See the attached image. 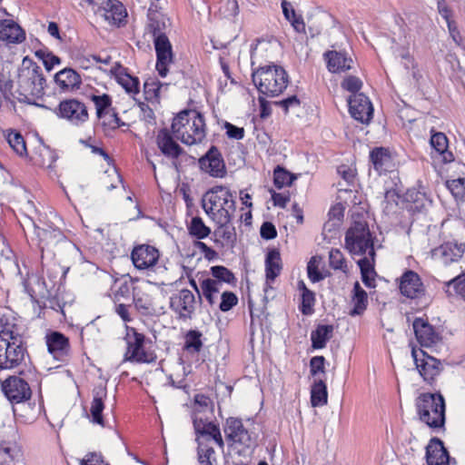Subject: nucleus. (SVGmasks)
<instances>
[{
  "label": "nucleus",
  "mask_w": 465,
  "mask_h": 465,
  "mask_svg": "<svg viewBox=\"0 0 465 465\" xmlns=\"http://www.w3.org/2000/svg\"><path fill=\"white\" fill-rule=\"evenodd\" d=\"M120 83L127 93L134 94L139 93L138 78L126 75L125 78L121 79Z\"/></svg>",
  "instance_id": "obj_62"
},
{
  "label": "nucleus",
  "mask_w": 465,
  "mask_h": 465,
  "mask_svg": "<svg viewBox=\"0 0 465 465\" xmlns=\"http://www.w3.org/2000/svg\"><path fill=\"white\" fill-rule=\"evenodd\" d=\"M91 100L95 105L96 115L98 118H103L105 114H108L112 106V98L109 94H93L91 96Z\"/></svg>",
  "instance_id": "obj_48"
},
{
  "label": "nucleus",
  "mask_w": 465,
  "mask_h": 465,
  "mask_svg": "<svg viewBox=\"0 0 465 465\" xmlns=\"http://www.w3.org/2000/svg\"><path fill=\"white\" fill-rule=\"evenodd\" d=\"M318 265L319 259L316 256L312 257L307 264V274L312 282H318L324 278L320 272Z\"/></svg>",
  "instance_id": "obj_58"
},
{
  "label": "nucleus",
  "mask_w": 465,
  "mask_h": 465,
  "mask_svg": "<svg viewBox=\"0 0 465 465\" xmlns=\"http://www.w3.org/2000/svg\"><path fill=\"white\" fill-rule=\"evenodd\" d=\"M224 128L226 129V134L229 138L242 140L244 137V129L242 127H238L226 122Z\"/></svg>",
  "instance_id": "obj_63"
},
{
  "label": "nucleus",
  "mask_w": 465,
  "mask_h": 465,
  "mask_svg": "<svg viewBox=\"0 0 465 465\" xmlns=\"http://www.w3.org/2000/svg\"><path fill=\"white\" fill-rule=\"evenodd\" d=\"M25 39V34L17 23L12 19L0 20V40L19 44Z\"/></svg>",
  "instance_id": "obj_27"
},
{
  "label": "nucleus",
  "mask_w": 465,
  "mask_h": 465,
  "mask_svg": "<svg viewBox=\"0 0 465 465\" xmlns=\"http://www.w3.org/2000/svg\"><path fill=\"white\" fill-rule=\"evenodd\" d=\"M125 341L126 351L123 362L151 363L156 360V354L153 351L145 349V336L143 333L132 329L127 332Z\"/></svg>",
  "instance_id": "obj_8"
},
{
  "label": "nucleus",
  "mask_w": 465,
  "mask_h": 465,
  "mask_svg": "<svg viewBox=\"0 0 465 465\" xmlns=\"http://www.w3.org/2000/svg\"><path fill=\"white\" fill-rule=\"evenodd\" d=\"M325 359L323 356L312 357L310 361L311 373L316 376L320 372H324Z\"/></svg>",
  "instance_id": "obj_64"
},
{
  "label": "nucleus",
  "mask_w": 465,
  "mask_h": 465,
  "mask_svg": "<svg viewBox=\"0 0 465 465\" xmlns=\"http://www.w3.org/2000/svg\"><path fill=\"white\" fill-rule=\"evenodd\" d=\"M345 247L353 256L374 260L373 239L366 222L355 221L348 229L345 235Z\"/></svg>",
  "instance_id": "obj_7"
},
{
  "label": "nucleus",
  "mask_w": 465,
  "mask_h": 465,
  "mask_svg": "<svg viewBox=\"0 0 465 465\" xmlns=\"http://www.w3.org/2000/svg\"><path fill=\"white\" fill-rule=\"evenodd\" d=\"M197 299L192 291L183 288L172 293L169 298V307L176 319L186 322L192 320L195 313Z\"/></svg>",
  "instance_id": "obj_9"
},
{
  "label": "nucleus",
  "mask_w": 465,
  "mask_h": 465,
  "mask_svg": "<svg viewBox=\"0 0 465 465\" xmlns=\"http://www.w3.org/2000/svg\"><path fill=\"white\" fill-rule=\"evenodd\" d=\"M465 243L448 242L432 250V257L444 264L459 262L464 255Z\"/></svg>",
  "instance_id": "obj_20"
},
{
  "label": "nucleus",
  "mask_w": 465,
  "mask_h": 465,
  "mask_svg": "<svg viewBox=\"0 0 465 465\" xmlns=\"http://www.w3.org/2000/svg\"><path fill=\"white\" fill-rule=\"evenodd\" d=\"M446 186L458 201H465V177L446 182Z\"/></svg>",
  "instance_id": "obj_49"
},
{
  "label": "nucleus",
  "mask_w": 465,
  "mask_h": 465,
  "mask_svg": "<svg viewBox=\"0 0 465 465\" xmlns=\"http://www.w3.org/2000/svg\"><path fill=\"white\" fill-rule=\"evenodd\" d=\"M163 84L154 80L149 79L143 84V93L147 101H156Z\"/></svg>",
  "instance_id": "obj_53"
},
{
  "label": "nucleus",
  "mask_w": 465,
  "mask_h": 465,
  "mask_svg": "<svg viewBox=\"0 0 465 465\" xmlns=\"http://www.w3.org/2000/svg\"><path fill=\"white\" fill-rule=\"evenodd\" d=\"M405 198L409 203V209L417 213L422 212L431 203L425 193L415 188L408 190Z\"/></svg>",
  "instance_id": "obj_33"
},
{
  "label": "nucleus",
  "mask_w": 465,
  "mask_h": 465,
  "mask_svg": "<svg viewBox=\"0 0 465 465\" xmlns=\"http://www.w3.org/2000/svg\"><path fill=\"white\" fill-rule=\"evenodd\" d=\"M166 24L165 19L163 15H157L155 17L150 18V31L152 32L153 35V39L157 38L160 35H165L164 29H165Z\"/></svg>",
  "instance_id": "obj_57"
},
{
  "label": "nucleus",
  "mask_w": 465,
  "mask_h": 465,
  "mask_svg": "<svg viewBox=\"0 0 465 465\" xmlns=\"http://www.w3.org/2000/svg\"><path fill=\"white\" fill-rule=\"evenodd\" d=\"M202 171L213 177H223L226 173L225 163L222 153L215 146H212L207 153L199 159Z\"/></svg>",
  "instance_id": "obj_17"
},
{
  "label": "nucleus",
  "mask_w": 465,
  "mask_h": 465,
  "mask_svg": "<svg viewBox=\"0 0 465 465\" xmlns=\"http://www.w3.org/2000/svg\"><path fill=\"white\" fill-rule=\"evenodd\" d=\"M329 263L333 270H340L346 273L348 266L342 252L339 249H331L329 252Z\"/></svg>",
  "instance_id": "obj_51"
},
{
  "label": "nucleus",
  "mask_w": 465,
  "mask_h": 465,
  "mask_svg": "<svg viewBox=\"0 0 465 465\" xmlns=\"http://www.w3.org/2000/svg\"><path fill=\"white\" fill-rule=\"evenodd\" d=\"M99 12L112 25H119L126 17L127 13L124 5L117 0H107L99 7Z\"/></svg>",
  "instance_id": "obj_26"
},
{
  "label": "nucleus",
  "mask_w": 465,
  "mask_h": 465,
  "mask_svg": "<svg viewBox=\"0 0 465 465\" xmlns=\"http://www.w3.org/2000/svg\"><path fill=\"white\" fill-rule=\"evenodd\" d=\"M332 325H319L317 329L312 331L311 340L314 349H322L326 342L332 337Z\"/></svg>",
  "instance_id": "obj_38"
},
{
  "label": "nucleus",
  "mask_w": 465,
  "mask_h": 465,
  "mask_svg": "<svg viewBox=\"0 0 465 465\" xmlns=\"http://www.w3.org/2000/svg\"><path fill=\"white\" fill-rule=\"evenodd\" d=\"M361 86L362 82L360 80V78L352 75L346 77L341 83V87L352 93V94H359L358 92Z\"/></svg>",
  "instance_id": "obj_61"
},
{
  "label": "nucleus",
  "mask_w": 465,
  "mask_h": 465,
  "mask_svg": "<svg viewBox=\"0 0 465 465\" xmlns=\"http://www.w3.org/2000/svg\"><path fill=\"white\" fill-rule=\"evenodd\" d=\"M131 285L127 281L118 282L115 281L113 289L114 301L119 302L122 298H127L130 294Z\"/></svg>",
  "instance_id": "obj_56"
},
{
  "label": "nucleus",
  "mask_w": 465,
  "mask_h": 465,
  "mask_svg": "<svg viewBox=\"0 0 465 465\" xmlns=\"http://www.w3.org/2000/svg\"><path fill=\"white\" fill-rule=\"evenodd\" d=\"M106 396V391L104 388H98L94 391V399L92 401L90 412L92 421L99 425L104 426L102 412L104 409V398Z\"/></svg>",
  "instance_id": "obj_35"
},
{
  "label": "nucleus",
  "mask_w": 465,
  "mask_h": 465,
  "mask_svg": "<svg viewBox=\"0 0 465 465\" xmlns=\"http://www.w3.org/2000/svg\"><path fill=\"white\" fill-rule=\"evenodd\" d=\"M6 141L12 149L20 156H25L27 153L26 145L24 137L21 134L10 130L6 134Z\"/></svg>",
  "instance_id": "obj_46"
},
{
  "label": "nucleus",
  "mask_w": 465,
  "mask_h": 465,
  "mask_svg": "<svg viewBox=\"0 0 465 465\" xmlns=\"http://www.w3.org/2000/svg\"><path fill=\"white\" fill-rule=\"evenodd\" d=\"M411 355L417 371L424 381L432 384L443 370L440 360L429 355L423 351L419 352L413 349Z\"/></svg>",
  "instance_id": "obj_11"
},
{
  "label": "nucleus",
  "mask_w": 465,
  "mask_h": 465,
  "mask_svg": "<svg viewBox=\"0 0 465 465\" xmlns=\"http://www.w3.org/2000/svg\"><path fill=\"white\" fill-rule=\"evenodd\" d=\"M172 131L184 144L193 145L202 143L206 135L204 118L195 110H183L173 118Z\"/></svg>",
  "instance_id": "obj_3"
},
{
  "label": "nucleus",
  "mask_w": 465,
  "mask_h": 465,
  "mask_svg": "<svg viewBox=\"0 0 465 465\" xmlns=\"http://www.w3.org/2000/svg\"><path fill=\"white\" fill-rule=\"evenodd\" d=\"M371 162L374 169L381 173L387 172L391 166V158L388 150L384 148H376L370 153Z\"/></svg>",
  "instance_id": "obj_36"
},
{
  "label": "nucleus",
  "mask_w": 465,
  "mask_h": 465,
  "mask_svg": "<svg viewBox=\"0 0 465 465\" xmlns=\"http://www.w3.org/2000/svg\"><path fill=\"white\" fill-rule=\"evenodd\" d=\"M412 327L418 342L422 347L434 348L442 343V334L439 328L431 325L427 319L416 318Z\"/></svg>",
  "instance_id": "obj_13"
},
{
  "label": "nucleus",
  "mask_w": 465,
  "mask_h": 465,
  "mask_svg": "<svg viewBox=\"0 0 465 465\" xmlns=\"http://www.w3.org/2000/svg\"><path fill=\"white\" fill-rule=\"evenodd\" d=\"M46 345L48 351L53 357L60 361H64L70 351L68 339L58 331H54L46 336Z\"/></svg>",
  "instance_id": "obj_21"
},
{
  "label": "nucleus",
  "mask_w": 465,
  "mask_h": 465,
  "mask_svg": "<svg viewBox=\"0 0 465 465\" xmlns=\"http://www.w3.org/2000/svg\"><path fill=\"white\" fill-rule=\"evenodd\" d=\"M202 207L217 225L229 224L236 209L235 195L226 186H214L203 194Z\"/></svg>",
  "instance_id": "obj_1"
},
{
  "label": "nucleus",
  "mask_w": 465,
  "mask_h": 465,
  "mask_svg": "<svg viewBox=\"0 0 465 465\" xmlns=\"http://www.w3.org/2000/svg\"><path fill=\"white\" fill-rule=\"evenodd\" d=\"M55 113L59 117L76 126L86 123L89 119L86 105L77 99H67L60 102Z\"/></svg>",
  "instance_id": "obj_12"
},
{
  "label": "nucleus",
  "mask_w": 465,
  "mask_h": 465,
  "mask_svg": "<svg viewBox=\"0 0 465 465\" xmlns=\"http://www.w3.org/2000/svg\"><path fill=\"white\" fill-rule=\"evenodd\" d=\"M193 428L196 434V442H214L221 449H223L224 442L218 425L208 421L203 416L193 418Z\"/></svg>",
  "instance_id": "obj_14"
},
{
  "label": "nucleus",
  "mask_w": 465,
  "mask_h": 465,
  "mask_svg": "<svg viewBox=\"0 0 465 465\" xmlns=\"http://www.w3.org/2000/svg\"><path fill=\"white\" fill-rule=\"evenodd\" d=\"M426 460L428 465H449L450 459L443 442L434 438L430 440L426 448Z\"/></svg>",
  "instance_id": "obj_23"
},
{
  "label": "nucleus",
  "mask_w": 465,
  "mask_h": 465,
  "mask_svg": "<svg viewBox=\"0 0 465 465\" xmlns=\"http://www.w3.org/2000/svg\"><path fill=\"white\" fill-rule=\"evenodd\" d=\"M54 81L60 89L64 92L78 89L82 83L81 76L71 68H64L55 74Z\"/></svg>",
  "instance_id": "obj_28"
},
{
  "label": "nucleus",
  "mask_w": 465,
  "mask_h": 465,
  "mask_svg": "<svg viewBox=\"0 0 465 465\" xmlns=\"http://www.w3.org/2000/svg\"><path fill=\"white\" fill-rule=\"evenodd\" d=\"M282 270L280 252L276 249L269 250L265 257L266 282H273Z\"/></svg>",
  "instance_id": "obj_29"
},
{
  "label": "nucleus",
  "mask_w": 465,
  "mask_h": 465,
  "mask_svg": "<svg viewBox=\"0 0 465 465\" xmlns=\"http://www.w3.org/2000/svg\"><path fill=\"white\" fill-rule=\"evenodd\" d=\"M223 431L229 445L240 448V450L250 449L254 445L252 434L244 427L242 420L230 417L226 420Z\"/></svg>",
  "instance_id": "obj_10"
},
{
  "label": "nucleus",
  "mask_w": 465,
  "mask_h": 465,
  "mask_svg": "<svg viewBox=\"0 0 465 465\" xmlns=\"http://www.w3.org/2000/svg\"><path fill=\"white\" fill-rule=\"evenodd\" d=\"M417 414L421 422L431 429H441L445 423V401L440 393H421L415 401Z\"/></svg>",
  "instance_id": "obj_6"
},
{
  "label": "nucleus",
  "mask_w": 465,
  "mask_h": 465,
  "mask_svg": "<svg viewBox=\"0 0 465 465\" xmlns=\"http://www.w3.org/2000/svg\"><path fill=\"white\" fill-rule=\"evenodd\" d=\"M133 300L138 312L144 315L153 314L155 311L152 295L141 289H134Z\"/></svg>",
  "instance_id": "obj_31"
},
{
  "label": "nucleus",
  "mask_w": 465,
  "mask_h": 465,
  "mask_svg": "<svg viewBox=\"0 0 465 465\" xmlns=\"http://www.w3.org/2000/svg\"><path fill=\"white\" fill-rule=\"evenodd\" d=\"M2 390L12 403H20L31 398L32 391L24 379L19 376H10L2 382Z\"/></svg>",
  "instance_id": "obj_15"
},
{
  "label": "nucleus",
  "mask_w": 465,
  "mask_h": 465,
  "mask_svg": "<svg viewBox=\"0 0 465 465\" xmlns=\"http://www.w3.org/2000/svg\"><path fill=\"white\" fill-rule=\"evenodd\" d=\"M274 184L278 189L284 186H289L292 183V174L283 169L282 167L277 166L273 173Z\"/></svg>",
  "instance_id": "obj_54"
},
{
  "label": "nucleus",
  "mask_w": 465,
  "mask_h": 465,
  "mask_svg": "<svg viewBox=\"0 0 465 465\" xmlns=\"http://www.w3.org/2000/svg\"><path fill=\"white\" fill-rule=\"evenodd\" d=\"M156 52V70L162 77L168 74V66L173 62L172 44L166 35H160L153 39Z\"/></svg>",
  "instance_id": "obj_16"
},
{
  "label": "nucleus",
  "mask_w": 465,
  "mask_h": 465,
  "mask_svg": "<svg viewBox=\"0 0 465 465\" xmlns=\"http://www.w3.org/2000/svg\"><path fill=\"white\" fill-rule=\"evenodd\" d=\"M27 355L23 337L15 325L5 324L0 331V370L19 367Z\"/></svg>",
  "instance_id": "obj_2"
},
{
  "label": "nucleus",
  "mask_w": 465,
  "mask_h": 465,
  "mask_svg": "<svg viewBox=\"0 0 465 465\" xmlns=\"http://www.w3.org/2000/svg\"><path fill=\"white\" fill-rule=\"evenodd\" d=\"M219 309L222 312H228L238 303V298L232 292L224 291L220 295Z\"/></svg>",
  "instance_id": "obj_55"
},
{
  "label": "nucleus",
  "mask_w": 465,
  "mask_h": 465,
  "mask_svg": "<svg viewBox=\"0 0 465 465\" xmlns=\"http://www.w3.org/2000/svg\"><path fill=\"white\" fill-rule=\"evenodd\" d=\"M252 76L260 94L265 97L279 96L290 84L287 71L282 66L273 64L259 67Z\"/></svg>",
  "instance_id": "obj_4"
},
{
  "label": "nucleus",
  "mask_w": 465,
  "mask_h": 465,
  "mask_svg": "<svg viewBox=\"0 0 465 465\" xmlns=\"http://www.w3.org/2000/svg\"><path fill=\"white\" fill-rule=\"evenodd\" d=\"M353 294L351 297V303L353 305L352 310L350 312V315L356 316L361 315L364 312L368 304V297L366 292L361 288L360 283L356 282L353 286Z\"/></svg>",
  "instance_id": "obj_37"
},
{
  "label": "nucleus",
  "mask_w": 465,
  "mask_h": 465,
  "mask_svg": "<svg viewBox=\"0 0 465 465\" xmlns=\"http://www.w3.org/2000/svg\"><path fill=\"white\" fill-rule=\"evenodd\" d=\"M28 285L30 286L29 294L38 296L40 298H45L50 295L52 288L48 286L45 280L38 276H32L28 279Z\"/></svg>",
  "instance_id": "obj_41"
},
{
  "label": "nucleus",
  "mask_w": 465,
  "mask_h": 465,
  "mask_svg": "<svg viewBox=\"0 0 465 465\" xmlns=\"http://www.w3.org/2000/svg\"><path fill=\"white\" fill-rule=\"evenodd\" d=\"M187 228L190 235L198 240L204 239L211 233V229L206 226L203 219L198 216L192 218Z\"/></svg>",
  "instance_id": "obj_43"
},
{
  "label": "nucleus",
  "mask_w": 465,
  "mask_h": 465,
  "mask_svg": "<svg viewBox=\"0 0 465 465\" xmlns=\"http://www.w3.org/2000/svg\"><path fill=\"white\" fill-rule=\"evenodd\" d=\"M302 293V307L301 312L304 315H310L313 312V305L315 303V295L313 292L306 288L305 284L301 282Z\"/></svg>",
  "instance_id": "obj_50"
},
{
  "label": "nucleus",
  "mask_w": 465,
  "mask_h": 465,
  "mask_svg": "<svg viewBox=\"0 0 465 465\" xmlns=\"http://www.w3.org/2000/svg\"><path fill=\"white\" fill-rule=\"evenodd\" d=\"M35 232L36 236L39 238L42 252L45 247L55 245L64 239L61 230L51 226H48L47 228L35 226Z\"/></svg>",
  "instance_id": "obj_30"
},
{
  "label": "nucleus",
  "mask_w": 465,
  "mask_h": 465,
  "mask_svg": "<svg viewBox=\"0 0 465 465\" xmlns=\"http://www.w3.org/2000/svg\"><path fill=\"white\" fill-rule=\"evenodd\" d=\"M361 273V280L368 287L374 286V260L372 258H361L357 262Z\"/></svg>",
  "instance_id": "obj_42"
},
{
  "label": "nucleus",
  "mask_w": 465,
  "mask_h": 465,
  "mask_svg": "<svg viewBox=\"0 0 465 465\" xmlns=\"http://www.w3.org/2000/svg\"><path fill=\"white\" fill-rule=\"evenodd\" d=\"M214 442H197V457L199 465H217Z\"/></svg>",
  "instance_id": "obj_39"
},
{
  "label": "nucleus",
  "mask_w": 465,
  "mask_h": 465,
  "mask_svg": "<svg viewBox=\"0 0 465 465\" xmlns=\"http://www.w3.org/2000/svg\"><path fill=\"white\" fill-rule=\"evenodd\" d=\"M45 84L41 67L33 60L24 58L17 79L18 92L23 100L31 104L32 100L42 97Z\"/></svg>",
  "instance_id": "obj_5"
},
{
  "label": "nucleus",
  "mask_w": 465,
  "mask_h": 465,
  "mask_svg": "<svg viewBox=\"0 0 465 465\" xmlns=\"http://www.w3.org/2000/svg\"><path fill=\"white\" fill-rule=\"evenodd\" d=\"M58 292H59V289H57L54 293H53V292H51L50 295L48 297L45 298V299H46L45 306L48 308H51L52 310H54L55 312H63L64 302H63L60 299V294Z\"/></svg>",
  "instance_id": "obj_59"
},
{
  "label": "nucleus",
  "mask_w": 465,
  "mask_h": 465,
  "mask_svg": "<svg viewBox=\"0 0 465 465\" xmlns=\"http://www.w3.org/2000/svg\"><path fill=\"white\" fill-rule=\"evenodd\" d=\"M212 277H207L208 280H216L222 286L224 283H234L236 279L233 273L224 266H213L211 268Z\"/></svg>",
  "instance_id": "obj_45"
},
{
  "label": "nucleus",
  "mask_w": 465,
  "mask_h": 465,
  "mask_svg": "<svg viewBox=\"0 0 465 465\" xmlns=\"http://www.w3.org/2000/svg\"><path fill=\"white\" fill-rule=\"evenodd\" d=\"M193 417L203 416L205 413H212L213 411V401L204 394H196L193 400Z\"/></svg>",
  "instance_id": "obj_44"
},
{
  "label": "nucleus",
  "mask_w": 465,
  "mask_h": 465,
  "mask_svg": "<svg viewBox=\"0 0 465 465\" xmlns=\"http://www.w3.org/2000/svg\"><path fill=\"white\" fill-rule=\"evenodd\" d=\"M400 290L402 295L415 299L423 292V284L420 276L413 271H407L401 279Z\"/></svg>",
  "instance_id": "obj_22"
},
{
  "label": "nucleus",
  "mask_w": 465,
  "mask_h": 465,
  "mask_svg": "<svg viewBox=\"0 0 465 465\" xmlns=\"http://www.w3.org/2000/svg\"><path fill=\"white\" fill-rule=\"evenodd\" d=\"M327 387L322 379L316 380L311 390V402L313 407H321L327 403Z\"/></svg>",
  "instance_id": "obj_40"
},
{
  "label": "nucleus",
  "mask_w": 465,
  "mask_h": 465,
  "mask_svg": "<svg viewBox=\"0 0 465 465\" xmlns=\"http://www.w3.org/2000/svg\"><path fill=\"white\" fill-rule=\"evenodd\" d=\"M445 287L449 295L457 294L465 300V273L446 282Z\"/></svg>",
  "instance_id": "obj_47"
},
{
  "label": "nucleus",
  "mask_w": 465,
  "mask_h": 465,
  "mask_svg": "<svg viewBox=\"0 0 465 465\" xmlns=\"http://www.w3.org/2000/svg\"><path fill=\"white\" fill-rule=\"evenodd\" d=\"M159 256V251L149 244L137 245L131 252L132 262L138 270L153 268L158 262Z\"/></svg>",
  "instance_id": "obj_19"
},
{
  "label": "nucleus",
  "mask_w": 465,
  "mask_h": 465,
  "mask_svg": "<svg viewBox=\"0 0 465 465\" xmlns=\"http://www.w3.org/2000/svg\"><path fill=\"white\" fill-rule=\"evenodd\" d=\"M431 147L442 156L444 163H450L453 161V154L448 150V138L443 133H434L430 140Z\"/></svg>",
  "instance_id": "obj_34"
},
{
  "label": "nucleus",
  "mask_w": 465,
  "mask_h": 465,
  "mask_svg": "<svg viewBox=\"0 0 465 465\" xmlns=\"http://www.w3.org/2000/svg\"><path fill=\"white\" fill-rule=\"evenodd\" d=\"M201 297H203L210 306H214L218 303L223 286L216 280L203 279L201 281Z\"/></svg>",
  "instance_id": "obj_32"
},
{
  "label": "nucleus",
  "mask_w": 465,
  "mask_h": 465,
  "mask_svg": "<svg viewBox=\"0 0 465 465\" xmlns=\"http://www.w3.org/2000/svg\"><path fill=\"white\" fill-rule=\"evenodd\" d=\"M156 143L161 153L171 159H177L183 153V148L173 140L167 129H161L156 136Z\"/></svg>",
  "instance_id": "obj_25"
},
{
  "label": "nucleus",
  "mask_w": 465,
  "mask_h": 465,
  "mask_svg": "<svg viewBox=\"0 0 465 465\" xmlns=\"http://www.w3.org/2000/svg\"><path fill=\"white\" fill-rule=\"evenodd\" d=\"M202 333L198 331H189L185 336V349L192 352H198L202 349Z\"/></svg>",
  "instance_id": "obj_52"
},
{
  "label": "nucleus",
  "mask_w": 465,
  "mask_h": 465,
  "mask_svg": "<svg viewBox=\"0 0 465 465\" xmlns=\"http://www.w3.org/2000/svg\"><path fill=\"white\" fill-rule=\"evenodd\" d=\"M349 110L355 120L368 124L373 114V107L370 99L363 94H351L348 100Z\"/></svg>",
  "instance_id": "obj_18"
},
{
  "label": "nucleus",
  "mask_w": 465,
  "mask_h": 465,
  "mask_svg": "<svg viewBox=\"0 0 465 465\" xmlns=\"http://www.w3.org/2000/svg\"><path fill=\"white\" fill-rule=\"evenodd\" d=\"M35 54L43 60L47 71H51L55 64H58L61 62L60 58L52 53L37 51Z\"/></svg>",
  "instance_id": "obj_60"
},
{
  "label": "nucleus",
  "mask_w": 465,
  "mask_h": 465,
  "mask_svg": "<svg viewBox=\"0 0 465 465\" xmlns=\"http://www.w3.org/2000/svg\"><path fill=\"white\" fill-rule=\"evenodd\" d=\"M327 68L331 73L339 74L350 70L353 61L350 55L341 51H328L324 54Z\"/></svg>",
  "instance_id": "obj_24"
}]
</instances>
